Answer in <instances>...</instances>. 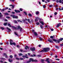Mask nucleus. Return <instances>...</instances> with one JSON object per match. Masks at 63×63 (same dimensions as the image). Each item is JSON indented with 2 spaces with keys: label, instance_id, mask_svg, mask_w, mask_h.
Segmentation results:
<instances>
[{
  "label": "nucleus",
  "instance_id": "1",
  "mask_svg": "<svg viewBox=\"0 0 63 63\" xmlns=\"http://www.w3.org/2000/svg\"><path fill=\"white\" fill-rule=\"evenodd\" d=\"M29 60L27 62V63H30L31 62H36L37 63H38V61H37V60H34V59L33 58H30Z\"/></svg>",
  "mask_w": 63,
  "mask_h": 63
},
{
  "label": "nucleus",
  "instance_id": "2",
  "mask_svg": "<svg viewBox=\"0 0 63 63\" xmlns=\"http://www.w3.org/2000/svg\"><path fill=\"white\" fill-rule=\"evenodd\" d=\"M48 42H49L50 43H54L53 41H54V42H56V43H57V40L54 39H51L49 38L48 39Z\"/></svg>",
  "mask_w": 63,
  "mask_h": 63
},
{
  "label": "nucleus",
  "instance_id": "3",
  "mask_svg": "<svg viewBox=\"0 0 63 63\" xmlns=\"http://www.w3.org/2000/svg\"><path fill=\"white\" fill-rule=\"evenodd\" d=\"M44 50H45V52H47L48 51H49V50H50V48L48 47L44 48Z\"/></svg>",
  "mask_w": 63,
  "mask_h": 63
},
{
  "label": "nucleus",
  "instance_id": "4",
  "mask_svg": "<svg viewBox=\"0 0 63 63\" xmlns=\"http://www.w3.org/2000/svg\"><path fill=\"white\" fill-rule=\"evenodd\" d=\"M17 29V30H18V29H20V32H21L22 31V28H21V27H20V26H18Z\"/></svg>",
  "mask_w": 63,
  "mask_h": 63
},
{
  "label": "nucleus",
  "instance_id": "5",
  "mask_svg": "<svg viewBox=\"0 0 63 63\" xmlns=\"http://www.w3.org/2000/svg\"><path fill=\"white\" fill-rule=\"evenodd\" d=\"M30 49L31 51H35V47H31L30 48Z\"/></svg>",
  "mask_w": 63,
  "mask_h": 63
},
{
  "label": "nucleus",
  "instance_id": "6",
  "mask_svg": "<svg viewBox=\"0 0 63 63\" xmlns=\"http://www.w3.org/2000/svg\"><path fill=\"white\" fill-rule=\"evenodd\" d=\"M11 16L13 17V18H18V16H16L12 15Z\"/></svg>",
  "mask_w": 63,
  "mask_h": 63
},
{
  "label": "nucleus",
  "instance_id": "7",
  "mask_svg": "<svg viewBox=\"0 0 63 63\" xmlns=\"http://www.w3.org/2000/svg\"><path fill=\"white\" fill-rule=\"evenodd\" d=\"M62 25V24L60 23L57 24L56 26V27H57V28H58V27H59V26H61V25Z\"/></svg>",
  "mask_w": 63,
  "mask_h": 63
},
{
  "label": "nucleus",
  "instance_id": "8",
  "mask_svg": "<svg viewBox=\"0 0 63 63\" xmlns=\"http://www.w3.org/2000/svg\"><path fill=\"white\" fill-rule=\"evenodd\" d=\"M26 56H27V54H25V56H24V55H23L22 56V57L23 58H28V57Z\"/></svg>",
  "mask_w": 63,
  "mask_h": 63
},
{
  "label": "nucleus",
  "instance_id": "9",
  "mask_svg": "<svg viewBox=\"0 0 63 63\" xmlns=\"http://www.w3.org/2000/svg\"><path fill=\"white\" fill-rule=\"evenodd\" d=\"M46 60H45V61H47V62L48 63H50V62L49 61H48V60H49V58H47L46 59Z\"/></svg>",
  "mask_w": 63,
  "mask_h": 63
},
{
  "label": "nucleus",
  "instance_id": "10",
  "mask_svg": "<svg viewBox=\"0 0 63 63\" xmlns=\"http://www.w3.org/2000/svg\"><path fill=\"white\" fill-rule=\"evenodd\" d=\"M14 11L15 12H16V13H20V11L19 10H15Z\"/></svg>",
  "mask_w": 63,
  "mask_h": 63
},
{
  "label": "nucleus",
  "instance_id": "11",
  "mask_svg": "<svg viewBox=\"0 0 63 63\" xmlns=\"http://www.w3.org/2000/svg\"><path fill=\"white\" fill-rule=\"evenodd\" d=\"M13 41L12 40H11L10 42V45H13Z\"/></svg>",
  "mask_w": 63,
  "mask_h": 63
},
{
  "label": "nucleus",
  "instance_id": "12",
  "mask_svg": "<svg viewBox=\"0 0 63 63\" xmlns=\"http://www.w3.org/2000/svg\"><path fill=\"white\" fill-rule=\"evenodd\" d=\"M38 19H39V17H36V19H35V22H37V21H38Z\"/></svg>",
  "mask_w": 63,
  "mask_h": 63
},
{
  "label": "nucleus",
  "instance_id": "13",
  "mask_svg": "<svg viewBox=\"0 0 63 63\" xmlns=\"http://www.w3.org/2000/svg\"><path fill=\"white\" fill-rule=\"evenodd\" d=\"M26 47H25V49H29V47L28 46H26Z\"/></svg>",
  "mask_w": 63,
  "mask_h": 63
},
{
  "label": "nucleus",
  "instance_id": "14",
  "mask_svg": "<svg viewBox=\"0 0 63 63\" xmlns=\"http://www.w3.org/2000/svg\"><path fill=\"white\" fill-rule=\"evenodd\" d=\"M6 28L7 30H8L9 32H10V31H11V30L9 28H8V27H6Z\"/></svg>",
  "mask_w": 63,
  "mask_h": 63
},
{
  "label": "nucleus",
  "instance_id": "15",
  "mask_svg": "<svg viewBox=\"0 0 63 63\" xmlns=\"http://www.w3.org/2000/svg\"><path fill=\"white\" fill-rule=\"evenodd\" d=\"M40 23H41V24L42 25H44V22L43 21H41V22H40Z\"/></svg>",
  "mask_w": 63,
  "mask_h": 63
},
{
  "label": "nucleus",
  "instance_id": "16",
  "mask_svg": "<svg viewBox=\"0 0 63 63\" xmlns=\"http://www.w3.org/2000/svg\"><path fill=\"white\" fill-rule=\"evenodd\" d=\"M38 20H39V22H41L42 21H43V19L41 18H38Z\"/></svg>",
  "mask_w": 63,
  "mask_h": 63
},
{
  "label": "nucleus",
  "instance_id": "17",
  "mask_svg": "<svg viewBox=\"0 0 63 63\" xmlns=\"http://www.w3.org/2000/svg\"><path fill=\"white\" fill-rule=\"evenodd\" d=\"M34 34L35 36H38V34H37L36 32H34Z\"/></svg>",
  "mask_w": 63,
  "mask_h": 63
},
{
  "label": "nucleus",
  "instance_id": "18",
  "mask_svg": "<svg viewBox=\"0 0 63 63\" xmlns=\"http://www.w3.org/2000/svg\"><path fill=\"white\" fill-rule=\"evenodd\" d=\"M15 35L16 36H18V33H16V32H14Z\"/></svg>",
  "mask_w": 63,
  "mask_h": 63
},
{
  "label": "nucleus",
  "instance_id": "19",
  "mask_svg": "<svg viewBox=\"0 0 63 63\" xmlns=\"http://www.w3.org/2000/svg\"><path fill=\"white\" fill-rule=\"evenodd\" d=\"M12 28H14V29H16V28L14 26H12Z\"/></svg>",
  "mask_w": 63,
  "mask_h": 63
},
{
  "label": "nucleus",
  "instance_id": "20",
  "mask_svg": "<svg viewBox=\"0 0 63 63\" xmlns=\"http://www.w3.org/2000/svg\"><path fill=\"white\" fill-rule=\"evenodd\" d=\"M40 27L41 29H43V28H44V26L42 25H40Z\"/></svg>",
  "mask_w": 63,
  "mask_h": 63
},
{
  "label": "nucleus",
  "instance_id": "21",
  "mask_svg": "<svg viewBox=\"0 0 63 63\" xmlns=\"http://www.w3.org/2000/svg\"><path fill=\"white\" fill-rule=\"evenodd\" d=\"M7 25L9 27H11V24L9 23H8L7 24Z\"/></svg>",
  "mask_w": 63,
  "mask_h": 63
},
{
  "label": "nucleus",
  "instance_id": "22",
  "mask_svg": "<svg viewBox=\"0 0 63 63\" xmlns=\"http://www.w3.org/2000/svg\"><path fill=\"white\" fill-rule=\"evenodd\" d=\"M63 40V38H61L60 39H59V41H62Z\"/></svg>",
  "mask_w": 63,
  "mask_h": 63
},
{
  "label": "nucleus",
  "instance_id": "23",
  "mask_svg": "<svg viewBox=\"0 0 63 63\" xmlns=\"http://www.w3.org/2000/svg\"><path fill=\"white\" fill-rule=\"evenodd\" d=\"M40 52H45V51L44 49V48L43 49V50H42L41 51H40Z\"/></svg>",
  "mask_w": 63,
  "mask_h": 63
},
{
  "label": "nucleus",
  "instance_id": "24",
  "mask_svg": "<svg viewBox=\"0 0 63 63\" xmlns=\"http://www.w3.org/2000/svg\"><path fill=\"white\" fill-rule=\"evenodd\" d=\"M9 62H13V60H11L10 59H9Z\"/></svg>",
  "mask_w": 63,
  "mask_h": 63
},
{
  "label": "nucleus",
  "instance_id": "25",
  "mask_svg": "<svg viewBox=\"0 0 63 63\" xmlns=\"http://www.w3.org/2000/svg\"><path fill=\"white\" fill-rule=\"evenodd\" d=\"M36 56V55L35 54H33V55H31V57H35Z\"/></svg>",
  "mask_w": 63,
  "mask_h": 63
},
{
  "label": "nucleus",
  "instance_id": "26",
  "mask_svg": "<svg viewBox=\"0 0 63 63\" xmlns=\"http://www.w3.org/2000/svg\"><path fill=\"white\" fill-rule=\"evenodd\" d=\"M7 23H8L6 22L5 23L3 24V25H4V26H6V25H7Z\"/></svg>",
  "mask_w": 63,
  "mask_h": 63
},
{
  "label": "nucleus",
  "instance_id": "27",
  "mask_svg": "<svg viewBox=\"0 0 63 63\" xmlns=\"http://www.w3.org/2000/svg\"><path fill=\"white\" fill-rule=\"evenodd\" d=\"M39 39L40 41H43V39L41 37H39Z\"/></svg>",
  "mask_w": 63,
  "mask_h": 63
},
{
  "label": "nucleus",
  "instance_id": "28",
  "mask_svg": "<svg viewBox=\"0 0 63 63\" xmlns=\"http://www.w3.org/2000/svg\"><path fill=\"white\" fill-rule=\"evenodd\" d=\"M24 13L26 15V16H27V12L25 11L24 12Z\"/></svg>",
  "mask_w": 63,
  "mask_h": 63
},
{
  "label": "nucleus",
  "instance_id": "29",
  "mask_svg": "<svg viewBox=\"0 0 63 63\" xmlns=\"http://www.w3.org/2000/svg\"><path fill=\"white\" fill-rule=\"evenodd\" d=\"M55 47L58 49L59 48V47L58 46H57L56 45V46H55Z\"/></svg>",
  "mask_w": 63,
  "mask_h": 63
},
{
  "label": "nucleus",
  "instance_id": "30",
  "mask_svg": "<svg viewBox=\"0 0 63 63\" xmlns=\"http://www.w3.org/2000/svg\"><path fill=\"white\" fill-rule=\"evenodd\" d=\"M43 7L44 9H45V8H46V5H43Z\"/></svg>",
  "mask_w": 63,
  "mask_h": 63
},
{
  "label": "nucleus",
  "instance_id": "31",
  "mask_svg": "<svg viewBox=\"0 0 63 63\" xmlns=\"http://www.w3.org/2000/svg\"><path fill=\"white\" fill-rule=\"evenodd\" d=\"M5 10V9H1V12H4Z\"/></svg>",
  "mask_w": 63,
  "mask_h": 63
},
{
  "label": "nucleus",
  "instance_id": "32",
  "mask_svg": "<svg viewBox=\"0 0 63 63\" xmlns=\"http://www.w3.org/2000/svg\"><path fill=\"white\" fill-rule=\"evenodd\" d=\"M35 14L36 15H38L39 14V12H36V13Z\"/></svg>",
  "mask_w": 63,
  "mask_h": 63
},
{
  "label": "nucleus",
  "instance_id": "33",
  "mask_svg": "<svg viewBox=\"0 0 63 63\" xmlns=\"http://www.w3.org/2000/svg\"><path fill=\"white\" fill-rule=\"evenodd\" d=\"M36 25H39V24H40V23H39V22H37L36 23Z\"/></svg>",
  "mask_w": 63,
  "mask_h": 63
},
{
  "label": "nucleus",
  "instance_id": "34",
  "mask_svg": "<svg viewBox=\"0 0 63 63\" xmlns=\"http://www.w3.org/2000/svg\"><path fill=\"white\" fill-rule=\"evenodd\" d=\"M4 15H6V16H7L8 15H9V14H8L7 13H4Z\"/></svg>",
  "mask_w": 63,
  "mask_h": 63
},
{
  "label": "nucleus",
  "instance_id": "35",
  "mask_svg": "<svg viewBox=\"0 0 63 63\" xmlns=\"http://www.w3.org/2000/svg\"><path fill=\"white\" fill-rule=\"evenodd\" d=\"M19 56H22V55H23V54L22 53H20L19 54Z\"/></svg>",
  "mask_w": 63,
  "mask_h": 63
},
{
  "label": "nucleus",
  "instance_id": "36",
  "mask_svg": "<svg viewBox=\"0 0 63 63\" xmlns=\"http://www.w3.org/2000/svg\"><path fill=\"white\" fill-rule=\"evenodd\" d=\"M14 22L15 23H17V21H16V20H15Z\"/></svg>",
  "mask_w": 63,
  "mask_h": 63
},
{
  "label": "nucleus",
  "instance_id": "37",
  "mask_svg": "<svg viewBox=\"0 0 63 63\" xmlns=\"http://www.w3.org/2000/svg\"><path fill=\"white\" fill-rule=\"evenodd\" d=\"M19 10L20 11H23V10L22 9V8H20L19 9Z\"/></svg>",
  "mask_w": 63,
  "mask_h": 63
},
{
  "label": "nucleus",
  "instance_id": "38",
  "mask_svg": "<svg viewBox=\"0 0 63 63\" xmlns=\"http://www.w3.org/2000/svg\"><path fill=\"white\" fill-rule=\"evenodd\" d=\"M13 55H10V58H13Z\"/></svg>",
  "mask_w": 63,
  "mask_h": 63
},
{
  "label": "nucleus",
  "instance_id": "39",
  "mask_svg": "<svg viewBox=\"0 0 63 63\" xmlns=\"http://www.w3.org/2000/svg\"><path fill=\"white\" fill-rule=\"evenodd\" d=\"M59 2L60 3H62V0H59Z\"/></svg>",
  "mask_w": 63,
  "mask_h": 63
},
{
  "label": "nucleus",
  "instance_id": "40",
  "mask_svg": "<svg viewBox=\"0 0 63 63\" xmlns=\"http://www.w3.org/2000/svg\"><path fill=\"white\" fill-rule=\"evenodd\" d=\"M50 38H51V39H53V38H53V37L52 36H50Z\"/></svg>",
  "mask_w": 63,
  "mask_h": 63
},
{
  "label": "nucleus",
  "instance_id": "41",
  "mask_svg": "<svg viewBox=\"0 0 63 63\" xmlns=\"http://www.w3.org/2000/svg\"><path fill=\"white\" fill-rule=\"evenodd\" d=\"M28 15L29 16H32V15L30 14H28Z\"/></svg>",
  "mask_w": 63,
  "mask_h": 63
},
{
  "label": "nucleus",
  "instance_id": "42",
  "mask_svg": "<svg viewBox=\"0 0 63 63\" xmlns=\"http://www.w3.org/2000/svg\"><path fill=\"white\" fill-rule=\"evenodd\" d=\"M12 6V9H14V8H15V5H13Z\"/></svg>",
  "mask_w": 63,
  "mask_h": 63
},
{
  "label": "nucleus",
  "instance_id": "43",
  "mask_svg": "<svg viewBox=\"0 0 63 63\" xmlns=\"http://www.w3.org/2000/svg\"><path fill=\"white\" fill-rule=\"evenodd\" d=\"M13 45H16V44L15 43L13 42Z\"/></svg>",
  "mask_w": 63,
  "mask_h": 63
},
{
  "label": "nucleus",
  "instance_id": "44",
  "mask_svg": "<svg viewBox=\"0 0 63 63\" xmlns=\"http://www.w3.org/2000/svg\"><path fill=\"white\" fill-rule=\"evenodd\" d=\"M54 14L55 16H56L57 15V13L56 12H55Z\"/></svg>",
  "mask_w": 63,
  "mask_h": 63
},
{
  "label": "nucleus",
  "instance_id": "45",
  "mask_svg": "<svg viewBox=\"0 0 63 63\" xmlns=\"http://www.w3.org/2000/svg\"><path fill=\"white\" fill-rule=\"evenodd\" d=\"M16 47H18V48H20V46H19L18 45H17L16 46Z\"/></svg>",
  "mask_w": 63,
  "mask_h": 63
},
{
  "label": "nucleus",
  "instance_id": "46",
  "mask_svg": "<svg viewBox=\"0 0 63 63\" xmlns=\"http://www.w3.org/2000/svg\"><path fill=\"white\" fill-rule=\"evenodd\" d=\"M1 28L2 30H4V28L3 27H1Z\"/></svg>",
  "mask_w": 63,
  "mask_h": 63
},
{
  "label": "nucleus",
  "instance_id": "47",
  "mask_svg": "<svg viewBox=\"0 0 63 63\" xmlns=\"http://www.w3.org/2000/svg\"><path fill=\"white\" fill-rule=\"evenodd\" d=\"M41 61H42V62H44V61H45V60H44V59H42L41 60Z\"/></svg>",
  "mask_w": 63,
  "mask_h": 63
},
{
  "label": "nucleus",
  "instance_id": "48",
  "mask_svg": "<svg viewBox=\"0 0 63 63\" xmlns=\"http://www.w3.org/2000/svg\"><path fill=\"white\" fill-rule=\"evenodd\" d=\"M60 45L61 47H63V44H61Z\"/></svg>",
  "mask_w": 63,
  "mask_h": 63
},
{
  "label": "nucleus",
  "instance_id": "49",
  "mask_svg": "<svg viewBox=\"0 0 63 63\" xmlns=\"http://www.w3.org/2000/svg\"><path fill=\"white\" fill-rule=\"evenodd\" d=\"M9 9V8L8 7H6L5 9V10H7V9Z\"/></svg>",
  "mask_w": 63,
  "mask_h": 63
},
{
  "label": "nucleus",
  "instance_id": "50",
  "mask_svg": "<svg viewBox=\"0 0 63 63\" xmlns=\"http://www.w3.org/2000/svg\"><path fill=\"white\" fill-rule=\"evenodd\" d=\"M34 32H35V30H32V33H34Z\"/></svg>",
  "mask_w": 63,
  "mask_h": 63
},
{
  "label": "nucleus",
  "instance_id": "51",
  "mask_svg": "<svg viewBox=\"0 0 63 63\" xmlns=\"http://www.w3.org/2000/svg\"><path fill=\"white\" fill-rule=\"evenodd\" d=\"M16 59L17 60H19V59L17 58H16Z\"/></svg>",
  "mask_w": 63,
  "mask_h": 63
},
{
  "label": "nucleus",
  "instance_id": "52",
  "mask_svg": "<svg viewBox=\"0 0 63 63\" xmlns=\"http://www.w3.org/2000/svg\"><path fill=\"white\" fill-rule=\"evenodd\" d=\"M53 54V53H52L50 54V56H52V55Z\"/></svg>",
  "mask_w": 63,
  "mask_h": 63
},
{
  "label": "nucleus",
  "instance_id": "53",
  "mask_svg": "<svg viewBox=\"0 0 63 63\" xmlns=\"http://www.w3.org/2000/svg\"><path fill=\"white\" fill-rule=\"evenodd\" d=\"M52 5H50L49 6V7H52Z\"/></svg>",
  "mask_w": 63,
  "mask_h": 63
},
{
  "label": "nucleus",
  "instance_id": "54",
  "mask_svg": "<svg viewBox=\"0 0 63 63\" xmlns=\"http://www.w3.org/2000/svg\"><path fill=\"white\" fill-rule=\"evenodd\" d=\"M37 56H38V57H41V56L40 55H37Z\"/></svg>",
  "mask_w": 63,
  "mask_h": 63
},
{
  "label": "nucleus",
  "instance_id": "55",
  "mask_svg": "<svg viewBox=\"0 0 63 63\" xmlns=\"http://www.w3.org/2000/svg\"><path fill=\"white\" fill-rule=\"evenodd\" d=\"M28 22H30V20L29 19H28Z\"/></svg>",
  "mask_w": 63,
  "mask_h": 63
},
{
  "label": "nucleus",
  "instance_id": "56",
  "mask_svg": "<svg viewBox=\"0 0 63 63\" xmlns=\"http://www.w3.org/2000/svg\"><path fill=\"white\" fill-rule=\"evenodd\" d=\"M20 60H23L24 59L23 58H20Z\"/></svg>",
  "mask_w": 63,
  "mask_h": 63
},
{
  "label": "nucleus",
  "instance_id": "57",
  "mask_svg": "<svg viewBox=\"0 0 63 63\" xmlns=\"http://www.w3.org/2000/svg\"><path fill=\"white\" fill-rule=\"evenodd\" d=\"M51 30L52 31H53V30H54L53 29H51Z\"/></svg>",
  "mask_w": 63,
  "mask_h": 63
},
{
  "label": "nucleus",
  "instance_id": "58",
  "mask_svg": "<svg viewBox=\"0 0 63 63\" xmlns=\"http://www.w3.org/2000/svg\"><path fill=\"white\" fill-rule=\"evenodd\" d=\"M0 62H1V63H3V61H2V60H0Z\"/></svg>",
  "mask_w": 63,
  "mask_h": 63
},
{
  "label": "nucleus",
  "instance_id": "59",
  "mask_svg": "<svg viewBox=\"0 0 63 63\" xmlns=\"http://www.w3.org/2000/svg\"><path fill=\"white\" fill-rule=\"evenodd\" d=\"M57 42H58V43H60V41L59 40H57Z\"/></svg>",
  "mask_w": 63,
  "mask_h": 63
},
{
  "label": "nucleus",
  "instance_id": "60",
  "mask_svg": "<svg viewBox=\"0 0 63 63\" xmlns=\"http://www.w3.org/2000/svg\"><path fill=\"white\" fill-rule=\"evenodd\" d=\"M14 56L15 57H16V56H17V55H16V54L14 55Z\"/></svg>",
  "mask_w": 63,
  "mask_h": 63
},
{
  "label": "nucleus",
  "instance_id": "61",
  "mask_svg": "<svg viewBox=\"0 0 63 63\" xmlns=\"http://www.w3.org/2000/svg\"><path fill=\"white\" fill-rule=\"evenodd\" d=\"M10 1H11L12 2H14L15 1V0H10Z\"/></svg>",
  "mask_w": 63,
  "mask_h": 63
},
{
  "label": "nucleus",
  "instance_id": "62",
  "mask_svg": "<svg viewBox=\"0 0 63 63\" xmlns=\"http://www.w3.org/2000/svg\"><path fill=\"white\" fill-rule=\"evenodd\" d=\"M5 57L6 58H8V56H7V55H6V56H5Z\"/></svg>",
  "mask_w": 63,
  "mask_h": 63
},
{
  "label": "nucleus",
  "instance_id": "63",
  "mask_svg": "<svg viewBox=\"0 0 63 63\" xmlns=\"http://www.w3.org/2000/svg\"><path fill=\"white\" fill-rule=\"evenodd\" d=\"M12 14H15V13L14 12H12Z\"/></svg>",
  "mask_w": 63,
  "mask_h": 63
},
{
  "label": "nucleus",
  "instance_id": "64",
  "mask_svg": "<svg viewBox=\"0 0 63 63\" xmlns=\"http://www.w3.org/2000/svg\"><path fill=\"white\" fill-rule=\"evenodd\" d=\"M0 49L1 50H3V48H0Z\"/></svg>",
  "mask_w": 63,
  "mask_h": 63
}]
</instances>
